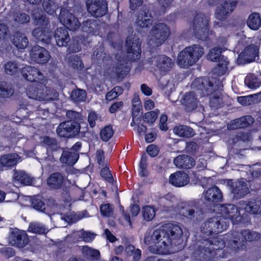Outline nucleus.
I'll list each match as a JSON object with an SVG mask.
<instances>
[{
  "label": "nucleus",
  "instance_id": "obj_34",
  "mask_svg": "<svg viewBox=\"0 0 261 261\" xmlns=\"http://www.w3.org/2000/svg\"><path fill=\"white\" fill-rule=\"evenodd\" d=\"M13 177L14 183L17 185H29L32 182V178L22 171H16Z\"/></svg>",
  "mask_w": 261,
  "mask_h": 261
},
{
  "label": "nucleus",
  "instance_id": "obj_58",
  "mask_svg": "<svg viewBox=\"0 0 261 261\" xmlns=\"http://www.w3.org/2000/svg\"><path fill=\"white\" fill-rule=\"evenodd\" d=\"M147 158L143 155L139 164V174L141 176H145L147 175Z\"/></svg>",
  "mask_w": 261,
  "mask_h": 261
},
{
  "label": "nucleus",
  "instance_id": "obj_44",
  "mask_svg": "<svg viewBox=\"0 0 261 261\" xmlns=\"http://www.w3.org/2000/svg\"><path fill=\"white\" fill-rule=\"evenodd\" d=\"M28 231L34 233L43 234L47 233L48 229L41 223L33 222L29 225Z\"/></svg>",
  "mask_w": 261,
  "mask_h": 261
},
{
  "label": "nucleus",
  "instance_id": "obj_46",
  "mask_svg": "<svg viewBox=\"0 0 261 261\" xmlns=\"http://www.w3.org/2000/svg\"><path fill=\"white\" fill-rule=\"evenodd\" d=\"M42 7L44 10L49 15H53L58 9V5L54 0H43Z\"/></svg>",
  "mask_w": 261,
  "mask_h": 261
},
{
  "label": "nucleus",
  "instance_id": "obj_63",
  "mask_svg": "<svg viewBox=\"0 0 261 261\" xmlns=\"http://www.w3.org/2000/svg\"><path fill=\"white\" fill-rule=\"evenodd\" d=\"M127 68L123 64H120L116 67H113L112 72L116 73L118 76L123 75L127 71Z\"/></svg>",
  "mask_w": 261,
  "mask_h": 261
},
{
  "label": "nucleus",
  "instance_id": "obj_19",
  "mask_svg": "<svg viewBox=\"0 0 261 261\" xmlns=\"http://www.w3.org/2000/svg\"><path fill=\"white\" fill-rule=\"evenodd\" d=\"M203 197L206 204L212 205L221 201L222 195L219 189L214 186L203 193Z\"/></svg>",
  "mask_w": 261,
  "mask_h": 261
},
{
  "label": "nucleus",
  "instance_id": "obj_14",
  "mask_svg": "<svg viewBox=\"0 0 261 261\" xmlns=\"http://www.w3.org/2000/svg\"><path fill=\"white\" fill-rule=\"evenodd\" d=\"M128 57L130 60L135 61L140 58L141 44L138 38L129 36L126 40Z\"/></svg>",
  "mask_w": 261,
  "mask_h": 261
},
{
  "label": "nucleus",
  "instance_id": "obj_11",
  "mask_svg": "<svg viewBox=\"0 0 261 261\" xmlns=\"http://www.w3.org/2000/svg\"><path fill=\"white\" fill-rule=\"evenodd\" d=\"M59 19L60 22L71 31H75L80 26V22L67 8H62Z\"/></svg>",
  "mask_w": 261,
  "mask_h": 261
},
{
  "label": "nucleus",
  "instance_id": "obj_22",
  "mask_svg": "<svg viewBox=\"0 0 261 261\" xmlns=\"http://www.w3.org/2000/svg\"><path fill=\"white\" fill-rule=\"evenodd\" d=\"M169 182L176 187H181L188 185L190 181L188 175L183 171H177L170 175Z\"/></svg>",
  "mask_w": 261,
  "mask_h": 261
},
{
  "label": "nucleus",
  "instance_id": "obj_2",
  "mask_svg": "<svg viewBox=\"0 0 261 261\" xmlns=\"http://www.w3.org/2000/svg\"><path fill=\"white\" fill-rule=\"evenodd\" d=\"M25 94L30 99L45 102L57 99L59 96L54 89L41 83H32L27 86Z\"/></svg>",
  "mask_w": 261,
  "mask_h": 261
},
{
  "label": "nucleus",
  "instance_id": "obj_47",
  "mask_svg": "<svg viewBox=\"0 0 261 261\" xmlns=\"http://www.w3.org/2000/svg\"><path fill=\"white\" fill-rule=\"evenodd\" d=\"M125 252L128 256H133L134 261H138L141 256V251L139 249H135L133 245H129L126 246Z\"/></svg>",
  "mask_w": 261,
  "mask_h": 261
},
{
  "label": "nucleus",
  "instance_id": "obj_64",
  "mask_svg": "<svg viewBox=\"0 0 261 261\" xmlns=\"http://www.w3.org/2000/svg\"><path fill=\"white\" fill-rule=\"evenodd\" d=\"M8 28L4 23H0V40H5L8 35Z\"/></svg>",
  "mask_w": 261,
  "mask_h": 261
},
{
  "label": "nucleus",
  "instance_id": "obj_55",
  "mask_svg": "<svg viewBox=\"0 0 261 261\" xmlns=\"http://www.w3.org/2000/svg\"><path fill=\"white\" fill-rule=\"evenodd\" d=\"M70 66L75 69H81L83 67V64L78 56L73 55L70 58Z\"/></svg>",
  "mask_w": 261,
  "mask_h": 261
},
{
  "label": "nucleus",
  "instance_id": "obj_39",
  "mask_svg": "<svg viewBox=\"0 0 261 261\" xmlns=\"http://www.w3.org/2000/svg\"><path fill=\"white\" fill-rule=\"evenodd\" d=\"M242 241L251 242L257 240L261 238L258 232L249 229H243L240 231Z\"/></svg>",
  "mask_w": 261,
  "mask_h": 261
},
{
  "label": "nucleus",
  "instance_id": "obj_54",
  "mask_svg": "<svg viewBox=\"0 0 261 261\" xmlns=\"http://www.w3.org/2000/svg\"><path fill=\"white\" fill-rule=\"evenodd\" d=\"M114 207L110 203L101 204L100 206V212L104 217H110L112 215Z\"/></svg>",
  "mask_w": 261,
  "mask_h": 261
},
{
  "label": "nucleus",
  "instance_id": "obj_61",
  "mask_svg": "<svg viewBox=\"0 0 261 261\" xmlns=\"http://www.w3.org/2000/svg\"><path fill=\"white\" fill-rule=\"evenodd\" d=\"M100 173L101 176L106 180H107L109 182H113V178L112 177L111 173H110L109 169L108 167H106L103 168L101 170Z\"/></svg>",
  "mask_w": 261,
  "mask_h": 261
},
{
  "label": "nucleus",
  "instance_id": "obj_38",
  "mask_svg": "<svg viewBox=\"0 0 261 261\" xmlns=\"http://www.w3.org/2000/svg\"><path fill=\"white\" fill-rule=\"evenodd\" d=\"M82 253L84 257L90 260H98L100 256L99 250L87 245L82 247Z\"/></svg>",
  "mask_w": 261,
  "mask_h": 261
},
{
  "label": "nucleus",
  "instance_id": "obj_40",
  "mask_svg": "<svg viewBox=\"0 0 261 261\" xmlns=\"http://www.w3.org/2000/svg\"><path fill=\"white\" fill-rule=\"evenodd\" d=\"M247 86L251 89H255L261 85V75L252 74L248 75L245 81Z\"/></svg>",
  "mask_w": 261,
  "mask_h": 261
},
{
  "label": "nucleus",
  "instance_id": "obj_26",
  "mask_svg": "<svg viewBox=\"0 0 261 261\" xmlns=\"http://www.w3.org/2000/svg\"><path fill=\"white\" fill-rule=\"evenodd\" d=\"M232 192L236 198H240L248 194L249 192V189L246 181L240 180L232 185Z\"/></svg>",
  "mask_w": 261,
  "mask_h": 261
},
{
  "label": "nucleus",
  "instance_id": "obj_27",
  "mask_svg": "<svg viewBox=\"0 0 261 261\" xmlns=\"http://www.w3.org/2000/svg\"><path fill=\"white\" fill-rule=\"evenodd\" d=\"M55 38L57 44L59 46H65L69 41L68 31L65 27H60L56 30Z\"/></svg>",
  "mask_w": 261,
  "mask_h": 261
},
{
  "label": "nucleus",
  "instance_id": "obj_35",
  "mask_svg": "<svg viewBox=\"0 0 261 261\" xmlns=\"http://www.w3.org/2000/svg\"><path fill=\"white\" fill-rule=\"evenodd\" d=\"M173 132L177 136L185 138L191 137L195 135V132L191 127L183 125L175 126Z\"/></svg>",
  "mask_w": 261,
  "mask_h": 261
},
{
  "label": "nucleus",
  "instance_id": "obj_1",
  "mask_svg": "<svg viewBox=\"0 0 261 261\" xmlns=\"http://www.w3.org/2000/svg\"><path fill=\"white\" fill-rule=\"evenodd\" d=\"M182 234L181 227L176 224L169 223L163 225L151 234L147 232L144 243L149 245V250L154 253L166 254L170 253L173 241L180 238Z\"/></svg>",
  "mask_w": 261,
  "mask_h": 261
},
{
  "label": "nucleus",
  "instance_id": "obj_23",
  "mask_svg": "<svg viewBox=\"0 0 261 261\" xmlns=\"http://www.w3.org/2000/svg\"><path fill=\"white\" fill-rule=\"evenodd\" d=\"M155 62L156 69L161 74H164L170 71L173 66V62L171 59L164 55L157 57Z\"/></svg>",
  "mask_w": 261,
  "mask_h": 261
},
{
  "label": "nucleus",
  "instance_id": "obj_53",
  "mask_svg": "<svg viewBox=\"0 0 261 261\" xmlns=\"http://www.w3.org/2000/svg\"><path fill=\"white\" fill-rule=\"evenodd\" d=\"M176 201V198L171 194L166 195L161 199V202L167 207H172Z\"/></svg>",
  "mask_w": 261,
  "mask_h": 261
},
{
  "label": "nucleus",
  "instance_id": "obj_20",
  "mask_svg": "<svg viewBox=\"0 0 261 261\" xmlns=\"http://www.w3.org/2000/svg\"><path fill=\"white\" fill-rule=\"evenodd\" d=\"M240 208L244 209L246 212L256 214L261 213V201L251 199L248 201H241L239 202Z\"/></svg>",
  "mask_w": 261,
  "mask_h": 261
},
{
  "label": "nucleus",
  "instance_id": "obj_15",
  "mask_svg": "<svg viewBox=\"0 0 261 261\" xmlns=\"http://www.w3.org/2000/svg\"><path fill=\"white\" fill-rule=\"evenodd\" d=\"M175 211L179 213L181 215L186 217L192 219L195 218L196 219H198L200 216L202 215V212L199 210L197 205L193 203H184L181 204V208Z\"/></svg>",
  "mask_w": 261,
  "mask_h": 261
},
{
  "label": "nucleus",
  "instance_id": "obj_32",
  "mask_svg": "<svg viewBox=\"0 0 261 261\" xmlns=\"http://www.w3.org/2000/svg\"><path fill=\"white\" fill-rule=\"evenodd\" d=\"M64 182H65L63 176L60 173L51 174L47 180L48 186L53 189L60 188Z\"/></svg>",
  "mask_w": 261,
  "mask_h": 261
},
{
  "label": "nucleus",
  "instance_id": "obj_45",
  "mask_svg": "<svg viewBox=\"0 0 261 261\" xmlns=\"http://www.w3.org/2000/svg\"><path fill=\"white\" fill-rule=\"evenodd\" d=\"M20 69L18 63L14 61L7 62L4 66L5 72L9 75H14L17 73L18 69Z\"/></svg>",
  "mask_w": 261,
  "mask_h": 261
},
{
  "label": "nucleus",
  "instance_id": "obj_7",
  "mask_svg": "<svg viewBox=\"0 0 261 261\" xmlns=\"http://www.w3.org/2000/svg\"><path fill=\"white\" fill-rule=\"evenodd\" d=\"M80 130L79 124L70 120L62 122L57 128V133L62 137H73L78 134Z\"/></svg>",
  "mask_w": 261,
  "mask_h": 261
},
{
  "label": "nucleus",
  "instance_id": "obj_62",
  "mask_svg": "<svg viewBox=\"0 0 261 261\" xmlns=\"http://www.w3.org/2000/svg\"><path fill=\"white\" fill-rule=\"evenodd\" d=\"M32 205L33 208L37 211H43L45 209L43 203L38 198H34L32 200Z\"/></svg>",
  "mask_w": 261,
  "mask_h": 261
},
{
  "label": "nucleus",
  "instance_id": "obj_57",
  "mask_svg": "<svg viewBox=\"0 0 261 261\" xmlns=\"http://www.w3.org/2000/svg\"><path fill=\"white\" fill-rule=\"evenodd\" d=\"M256 97V95H250L245 96L238 97L237 98L238 101L242 105H251L254 100V98Z\"/></svg>",
  "mask_w": 261,
  "mask_h": 261
},
{
  "label": "nucleus",
  "instance_id": "obj_25",
  "mask_svg": "<svg viewBox=\"0 0 261 261\" xmlns=\"http://www.w3.org/2000/svg\"><path fill=\"white\" fill-rule=\"evenodd\" d=\"M253 122V119L250 116H246L232 121L227 125L229 129L246 127Z\"/></svg>",
  "mask_w": 261,
  "mask_h": 261
},
{
  "label": "nucleus",
  "instance_id": "obj_16",
  "mask_svg": "<svg viewBox=\"0 0 261 261\" xmlns=\"http://www.w3.org/2000/svg\"><path fill=\"white\" fill-rule=\"evenodd\" d=\"M22 76L26 80L33 82L42 81L43 74L36 68L29 65H25L21 68Z\"/></svg>",
  "mask_w": 261,
  "mask_h": 261
},
{
  "label": "nucleus",
  "instance_id": "obj_12",
  "mask_svg": "<svg viewBox=\"0 0 261 261\" xmlns=\"http://www.w3.org/2000/svg\"><path fill=\"white\" fill-rule=\"evenodd\" d=\"M8 242L12 246L22 248L28 244L29 238L25 231L15 228L11 230Z\"/></svg>",
  "mask_w": 261,
  "mask_h": 261
},
{
  "label": "nucleus",
  "instance_id": "obj_9",
  "mask_svg": "<svg viewBox=\"0 0 261 261\" xmlns=\"http://www.w3.org/2000/svg\"><path fill=\"white\" fill-rule=\"evenodd\" d=\"M88 12L95 17H101L108 11V4L105 0H87Z\"/></svg>",
  "mask_w": 261,
  "mask_h": 261
},
{
  "label": "nucleus",
  "instance_id": "obj_6",
  "mask_svg": "<svg viewBox=\"0 0 261 261\" xmlns=\"http://www.w3.org/2000/svg\"><path fill=\"white\" fill-rule=\"evenodd\" d=\"M228 225L227 221H224L222 216L212 218L204 223L203 228L205 232L218 233L225 230Z\"/></svg>",
  "mask_w": 261,
  "mask_h": 261
},
{
  "label": "nucleus",
  "instance_id": "obj_51",
  "mask_svg": "<svg viewBox=\"0 0 261 261\" xmlns=\"http://www.w3.org/2000/svg\"><path fill=\"white\" fill-rule=\"evenodd\" d=\"M122 92L123 89L121 87L116 86L107 94L106 99L107 100L111 101L120 95Z\"/></svg>",
  "mask_w": 261,
  "mask_h": 261
},
{
  "label": "nucleus",
  "instance_id": "obj_17",
  "mask_svg": "<svg viewBox=\"0 0 261 261\" xmlns=\"http://www.w3.org/2000/svg\"><path fill=\"white\" fill-rule=\"evenodd\" d=\"M213 85L205 79L198 78L192 83L191 87L194 90L201 91L200 95H209L214 90Z\"/></svg>",
  "mask_w": 261,
  "mask_h": 261
},
{
  "label": "nucleus",
  "instance_id": "obj_31",
  "mask_svg": "<svg viewBox=\"0 0 261 261\" xmlns=\"http://www.w3.org/2000/svg\"><path fill=\"white\" fill-rule=\"evenodd\" d=\"M20 161V158L16 153L8 154L0 158L1 164L5 167H11Z\"/></svg>",
  "mask_w": 261,
  "mask_h": 261
},
{
  "label": "nucleus",
  "instance_id": "obj_36",
  "mask_svg": "<svg viewBox=\"0 0 261 261\" xmlns=\"http://www.w3.org/2000/svg\"><path fill=\"white\" fill-rule=\"evenodd\" d=\"M79 155L75 152L63 151L60 158L61 162L68 165H73L77 161Z\"/></svg>",
  "mask_w": 261,
  "mask_h": 261
},
{
  "label": "nucleus",
  "instance_id": "obj_56",
  "mask_svg": "<svg viewBox=\"0 0 261 261\" xmlns=\"http://www.w3.org/2000/svg\"><path fill=\"white\" fill-rule=\"evenodd\" d=\"M158 113L159 111L146 113L144 116V121L149 124H153L158 117Z\"/></svg>",
  "mask_w": 261,
  "mask_h": 261
},
{
  "label": "nucleus",
  "instance_id": "obj_37",
  "mask_svg": "<svg viewBox=\"0 0 261 261\" xmlns=\"http://www.w3.org/2000/svg\"><path fill=\"white\" fill-rule=\"evenodd\" d=\"M228 59L226 57L222 56L220 60H219V63L217 66L213 69L214 73L218 76L228 73Z\"/></svg>",
  "mask_w": 261,
  "mask_h": 261
},
{
  "label": "nucleus",
  "instance_id": "obj_4",
  "mask_svg": "<svg viewBox=\"0 0 261 261\" xmlns=\"http://www.w3.org/2000/svg\"><path fill=\"white\" fill-rule=\"evenodd\" d=\"M170 34L169 28L165 23H157L150 32L148 43L150 45L159 46L167 39Z\"/></svg>",
  "mask_w": 261,
  "mask_h": 261
},
{
  "label": "nucleus",
  "instance_id": "obj_24",
  "mask_svg": "<svg viewBox=\"0 0 261 261\" xmlns=\"http://www.w3.org/2000/svg\"><path fill=\"white\" fill-rule=\"evenodd\" d=\"M174 165L180 169H191L195 164L194 159L186 154L179 155L174 158Z\"/></svg>",
  "mask_w": 261,
  "mask_h": 261
},
{
  "label": "nucleus",
  "instance_id": "obj_8",
  "mask_svg": "<svg viewBox=\"0 0 261 261\" xmlns=\"http://www.w3.org/2000/svg\"><path fill=\"white\" fill-rule=\"evenodd\" d=\"M208 20L203 14H200L195 16L193 29L197 38L201 39L206 38L208 33Z\"/></svg>",
  "mask_w": 261,
  "mask_h": 261
},
{
  "label": "nucleus",
  "instance_id": "obj_42",
  "mask_svg": "<svg viewBox=\"0 0 261 261\" xmlns=\"http://www.w3.org/2000/svg\"><path fill=\"white\" fill-rule=\"evenodd\" d=\"M14 94L12 86L6 82H0V97L8 98Z\"/></svg>",
  "mask_w": 261,
  "mask_h": 261
},
{
  "label": "nucleus",
  "instance_id": "obj_49",
  "mask_svg": "<svg viewBox=\"0 0 261 261\" xmlns=\"http://www.w3.org/2000/svg\"><path fill=\"white\" fill-rule=\"evenodd\" d=\"M71 97L75 102L83 101L86 98V91L81 89H75L72 91Z\"/></svg>",
  "mask_w": 261,
  "mask_h": 261
},
{
  "label": "nucleus",
  "instance_id": "obj_5",
  "mask_svg": "<svg viewBox=\"0 0 261 261\" xmlns=\"http://www.w3.org/2000/svg\"><path fill=\"white\" fill-rule=\"evenodd\" d=\"M220 211L222 217L224 221L229 219L233 224L245 223L246 221L244 220V216H241L240 210L233 204H226L220 207Z\"/></svg>",
  "mask_w": 261,
  "mask_h": 261
},
{
  "label": "nucleus",
  "instance_id": "obj_41",
  "mask_svg": "<svg viewBox=\"0 0 261 261\" xmlns=\"http://www.w3.org/2000/svg\"><path fill=\"white\" fill-rule=\"evenodd\" d=\"M194 64L204 54L203 48L198 45L187 47Z\"/></svg>",
  "mask_w": 261,
  "mask_h": 261
},
{
  "label": "nucleus",
  "instance_id": "obj_52",
  "mask_svg": "<svg viewBox=\"0 0 261 261\" xmlns=\"http://www.w3.org/2000/svg\"><path fill=\"white\" fill-rule=\"evenodd\" d=\"M222 49L220 48L215 47L212 49L207 55V58L212 61H217L221 57Z\"/></svg>",
  "mask_w": 261,
  "mask_h": 261
},
{
  "label": "nucleus",
  "instance_id": "obj_13",
  "mask_svg": "<svg viewBox=\"0 0 261 261\" xmlns=\"http://www.w3.org/2000/svg\"><path fill=\"white\" fill-rule=\"evenodd\" d=\"M30 56L32 61L39 64H46L50 59L49 52L40 46H34L30 51Z\"/></svg>",
  "mask_w": 261,
  "mask_h": 261
},
{
  "label": "nucleus",
  "instance_id": "obj_30",
  "mask_svg": "<svg viewBox=\"0 0 261 261\" xmlns=\"http://www.w3.org/2000/svg\"><path fill=\"white\" fill-rule=\"evenodd\" d=\"M12 43L18 49H24L29 45V40L24 34L17 32L12 39Z\"/></svg>",
  "mask_w": 261,
  "mask_h": 261
},
{
  "label": "nucleus",
  "instance_id": "obj_43",
  "mask_svg": "<svg viewBox=\"0 0 261 261\" xmlns=\"http://www.w3.org/2000/svg\"><path fill=\"white\" fill-rule=\"evenodd\" d=\"M74 236H79V238L86 243H90L94 239L96 234L83 229L74 232Z\"/></svg>",
  "mask_w": 261,
  "mask_h": 261
},
{
  "label": "nucleus",
  "instance_id": "obj_18",
  "mask_svg": "<svg viewBox=\"0 0 261 261\" xmlns=\"http://www.w3.org/2000/svg\"><path fill=\"white\" fill-rule=\"evenodd\" d=\"M258 47L257 45L251 44L246 47L244 51L239 55L237 59L239 63L242 64L245 62H252L257 56Z\"/></svg>",
  "mask_w": 261,
  "mask_h": 261
},
{
  "label": "nucleus",
  "instance_id": "obj_21",
  "mask_svg": "<svg viewBox=\"0 0 261 261\" xmlns=\"http://www.w3.org/2000/svg\"><path fill=\"white\" fill-rule=\"evenodd\" d=\"M180 102L187 111H191L196 108L199 101L196 93L192 91L186 93L180 99Z\"/></svg>",
  "mask_w": 261,
  "mask_h": 261
},
{
  "label": "nucleus",
  "instance_id": "obj_3",
  "mask_svg": "<svg viewBox=\"0 0 261 261\" xmlns=\"http://www.w3.org/2000/svg\"><path fill=\"white\" fill-rule=\"evenodd\" d=\"M33 18L34 19L35 25H40L41 27L35 29L33 31V36L38 40L44 42L46 43L49 42L51 33L48 28V20L45 16L39 13L38 10H34L33 13Z\"/></svg>",
  "mask_w": 261,
  "mask_h": 261
},
{
  "label": "nucleus",
  "instance_id": "obj_33",
  "mask_svg": "<svg viewBox=\"0 0 261 261\" xmlns=\"http://www.w3.org/2000/svg\"><path fill=\"white\" fill-rule=\"evenodd\" d=\"M247 26L252 30H257L261 26V17L259 13L250 14L247 20Z\"/></svg>",
  "mask_w": 261,
  "mask_h": 261
},
{
  "label": "nucleus",
  "instance_id": "obj_28",
  "mask_svg": "<svg viewBox=\"0 0 261 261\" xmlns=\"http://www.w3.org/2000/svg\"><path fill=\"white\" fill-rule=\"evenodd\" d=\"M177 63L178 66L182 68H187L194 64L187 47H186L179 54Z\"/></svg>",
  "mask_w": 261,
  "mask_h": 261
},
{
  "label": "nucleus",
  "instance_id": "obj_60",
  "mask_svg": "<svg viewBox=\"0 0 261 261\" xmlns=\"http://www.w3.org/2000/svg\"><path fill=\"white\" fill-rule=\"evenodd\" d=\"M14 17L15 21L20 23H27L30 20L29 16L25 13L16 14Z\"/></svg>",
  "mask_w": 261,
  "mask_h": 261
},
{
  "label": "nucleus",
  "instance_id": "obj_29",
  "mask_svg": "<svg viewBox=\"0 0 261 261\" xmlns=\"http://www.w3.org/2000/svg\"><path fill=\"white\" fill-rule=\"evenodd\" d=\"M150 14L146 11L140 13L136 21L137 29L139 31L141 29L149 27L152 23Z\"/></svg>",
  "mask_w": 261,
  "mask_h": 261
},
{
  "label": "nucleus",
  "instance_id": "obj_48",
  "mask_svg": "<svg viewBox=\"0 0 261 261\" xmlns=\"http://www.w3.org/2000/svg\"><path fill=\"white\" fill-rule=\"evenodd\" d=\"M155 211L153 207L146 205L142 208V215L146 221H150L154 217Z\"/></svg>",
  "mask_w": 261,
  "mask_h": 261
},
{
  "label": "nucleus",
  "instance_id": "obj_10",
  "mask_svg": "<svg viewBox=\"0 0 261 261\" xmlns=\"http://www.w3.org/2000/svg\"><path fill=\"white\" fill-rule=\"evenodd\" d=\"M237 4V0H224L216 8L215 14L216 19L220 20L225 19L235 9Z\"/></svg>",
  "mask_w": 261,
  "mask_h": 261
},
{
  "label": "nucleus",
  "instance_id": "obj_50",
  "mask_svg": "<svg viewBox=\"0 0 261 261\" xmlns=\"http://www.w3.org/2000/svg\"><path fill=\"white\" fill-rule=\"evenodd\" d=\"M114 134V130L111 125H108L105 126L101 129L100 136L101 139L105 142L108 141L113 136Z\"/></svg>",
  "mask_w": 261,
  "mask_h": 261
},
{
  "label": "nucleus",
  "instance_id": "obj_59",
  "mask_svg": "<svg viewBox=\"0 0 261 261\" xmlns=\"http://www.w3.org/2000/svg\"><path fill=\"white\" fill-rule=\"evenodd\" d=\"M120 211L122 215V219L119 220L120 222L123 225L128 224L130 227H132L130 216L125 212L123 206H120Z\"/></svg>",
  "mask_w": 261,
  "mask_h": 261
}]
</instances>
